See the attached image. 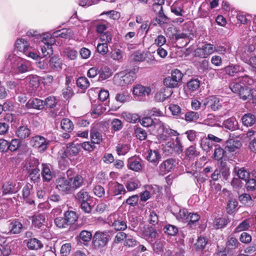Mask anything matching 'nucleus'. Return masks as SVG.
<instances>
[{"label": "nucleus", "instance_id": "nucleus-1", "mask_svg": "<svg viewBox=\"0 0 256 256\" xmlns=\"http://www.w3.org/2000/svg\"><path fill=\"white\" fill-rule=\"evenodd\" d=\"M136 77L134 70L122 72L114 76V82L116 84L123 86L132 84Z\"/></svg>", "mask_w": 256, "mask_h": 256}, {"label": "nucleus", "instance_id": "nucleus-2", "mask_svg": "<svg viewBox=\"0 0 256 256\" xmlns=\"http://www.w3.org/2000/svg\"><path fill=\"white\" fill-rule=\"evenodd\" d=\"M182 78L181 72L175 69L171 72V76L166 77L164 80V84L168 88H174L178 86Z\"/></svg>", "mask_w": 256, "mask_h": 256}, {"label": "nucleus", "instance_id": "nucleus-3", "mask_svg": "<svg viewBox=\"0 0 256 256\" xmlns=\"http://www.w3.org/2000/svg\"><path fill=\"white\" fill-rule=\"evenodd\" d=\"M50 141L44 136H36L32 137L30 141V144L36 148L39 152H44L47 148Z\"/></svg>", "mask_w": 256, "mask_h": 256}, {"label": "nucleus", "instance_id": "nucleus-4", "mask_svg": "<svg viewBox=\"0 0 256 256\" xmlns=\"http://www.w3.org/2000/svg\"><path fill=\"white\" fill-rule=\"evenodd\" d=\"M108 192L107 198L112 199V196L124 194L126 193V190L122 184L114 182L109 183Z\"/></svg>", "mask_w": 256, "mask_h": 256}, {"label": "nucleus", "instance_id": "nucleus-5", "mask_svg": "<svg viewBox=\"0 0 256 256\" xmlns=\"http://www.w3.org/2000/svg\"><path fill=\"white\" fill-rule=\"evenodd\" d=\"M108 236L107 232L98 231L93 236L92 243L96 248L104 247L108 242Z\"/></svg>", "mask_w": 256, "mask_h": 256}, {"label": "nucleus", "instance_id": "nucleus-6", "mask_svg": "<svg viewBox=\"0 0 256 256\" xmlns=\"http://www.w3.org/2000/svg\"><path fill=\"white\" fill-rule=\"evenodd\" d=\"M56 188L59 191L66 194L70 193L72 192L70 180L63 177L58 178L56 180Z\"/></svg>", "mask_w": 256, "mask_h": 256}, {"label": "nucleus", "instance_id": "nucleus-7", "mask_svg": "<svg viewBox=\"0 0 256 256\" xmlns=\"http://www.w3.org/2000/svg\"><path fill=\"white\" fill-rule=\"evenodd\" d=\"M4 226L8 227V230L3 232L4 233L6 234H19L22 228V224L20 222L16 220L7 222Z\"/></svg>", "mask_w": 256, "mask_h": 256}, {"label": "nucleus", "instance_id": "nucleus-8", "mask_svg": "<svg viewBox=\"0 0 256 256\" xmlns=\"http://www.w3.org/2000/svg\"><path fill=\"white\" fill-rule=\"evenodd\" d=\"M41 174L44 182H50L55 176L52 166L50 164H42Z\"/></svg>", "mask_w": 256, "mask_h": 256}, {"label": "nucleus", "instance_id": "nucleus-9", "mask_svg": "<svg viewBox=\"0 0 256 256\" xmlns=\"http://www.w3.org/2000/svg\"><path fill=\"white\" fill-rule=\"evenodd\" d=\"M206 102L204 104L206 106L208 105L213 111L218 110L222 107V100L216 96H209L206 99Z\"/></svg>", "mask_w": 256, "mask_h": 256}, {"label": "nucleus", "instance_id": "nucleus-10", "mask_svg": "<svg viewBox=\"0 0 256 256\" xmlns=\"http://www.w3.org/2000/svg\"><path fill=\"white\" fill-rule=\"evenodd\" d=\"M146 158L150 162L157 165L161 158V156L157 150L150 149L146 152Z\"/></svg>", "mask_w": 256, "mask_h": 256}, {"label": "nucleus", "instance_id": "nucleus-11", "mask_svg": "<svg viewBox=\"0 0 256 256\" xmlns=\"http://www.w3.org/2000/svg\"><path fill=\"white\" fill-rule=\"evenodd\" d=\"M49 38L50 40L52 39L51 37H50L48 34H44L41 36V40L44 44H46V46H42L41 48L44 57L50 56L52 54V44H50V42L48 40Z\"/></svg>", "mask_w": 256, "mask_h": 256}, {"label": "nucleus", "instance_id": "nucleus-12", "mask_svg": "<svg viewBox=\"0 0 256 256\" xmlns=\"http://www.w3.org/2000/svg\"><path fill=\"white\" fill-rule=\"evenodd\" d=\"M151 90L141 84H137L133 88V94L138 97H143L149 95Z\"/></svg>", "mask_w": 256, "mask_h": 256}, {"label": "nucleus", "instance_id": "nucleus-13", "mask_svg": "<svg viewBox=\"0 0 256 256\" xmlns=\"http://www.w3.org/2000/svg\"><path fill=\"white\" fill-rule=\"evenodd\" d=\"M16 186L15 182H8L5 183L2 186L4 194L16 192L20 188L19 184Z\"/></svg>", "mask_w": 256, "mask_h": 256}, {"label": "nucleus", "instance_id": "nucleus-14", "mask_svg": "<svg viewBox=\"0 0 256 256\" xmlns=\"http://www.w3.org/2000/svg\"><path fill=\"white\" fill-rule=\"evenodd\" d=\"M128 167L135 172H139L142 169L141 160L135 157H132L128 160Z\"/></svg>", "mask_w": 256, "mask_h": 256}, {"label": "nucleus", "instance_id": "nucleus-15", "mask_svg": "<svg viewBox=\"0 0 256 256\" xmlns=\"http://www.w3.org/2000/svg\"><path fill=\"white\" fill-rule=\"evenodd\" d=\"M175 161L172 158H168L164 161L160 166V169L163 174L170 172L174 166Z\"/></svg>", "mask_w": 256, "mask_h": 256}, {"label": "nucleus", "instance_id": "nucleus-16", "mask_svg": "<svg viewBox=\"0 0 256 256\" xmlns=\"http://www.w3.org/2000/svg\"><path fill=\"white\" fill-rule=\"evenodd\" d=\"M241 146L242 144L239 140L230 139L226 142L225 149L229 152H234Z\"/></svg>", "mask_w": 256, "mask_h": 256}, {"label": "nucleus", "instance_id": "nucleus-17", "mask_svg": "<svg viewBox=\"0 0 256 256\" xmlns=\"http://www.w3.org/2000/svg\"><path fill=\"white\" fill-rule=\"evenodd\" d=\"M50 68L56 71H60L64 66L62 60L58 56H54L50 60Z\"/></svg>", "mask_w": 256, "mask_h": 256}, {"label": "nucleus", "instance_id": "nucleus-18", "mask_svg": "<svg viewBox=\"0 0 256 256\" xmlns=\"http://www.w3.org/2000/svg\"><path fill=\"white\" fill-rule=\"evenodd\" d=\"M26 246L29 250H34L41 249L44 246L41 241L36 238H30L28 240Z\"/></svg>", "mask_w": 256, "mask_h": 256}, {"label": "nucleus", "instance_id": "nucleus-19", "mask_svg": "<svg viewBox=\"0 0 256 256\" xmlns=\"http://www.w3.org/2000/svg\"><path fill=\"white\" fill-rule=\"evenodd\" d=\"M80 146L77 144H69L66 146L65 154L66 156H76L80 150Z\"/></svg>", "mask_w": 256, "mask_h": 256}, {"label": "nucleus", "instance_id": "nucleus-20", "mask_svg": "<svg viewBox=\"0 0 256 256\" xmlns=\"http://www.w3.org/2000/svg\"><path fill=\"white\" fill-rule=\"evenodd\" d=\"M72 191L82 186L84 183V178L80 175H76L69 179Z\"/></svg>", "mask_w": 256, "mask_h": 256}, {"label": "nucleus", "instance_id": "nucleus-21", "mask_svg": "<svg viewBox=\"0 0 256 256\" xmlns=\"http://www.w3.org/2000/svg\"><path fill=\"white\" fill-rule=\"evenodd\" d=\"M25 81L32 91L34 90L39 86V80L36 76H30L26 78Z\"/></svg>", "mask_w": 256, "mask_h": 256}, {"label": "nucleus", "instance_id": "nucleus-22", "mask_svg": "<svg viewBox=\"0 0 256 256\" xmlns=\"http://www.w3.org/2000/svg\"><path fill=\"white\" fill-rule=\"evenodd\" d=\"M90 196L84 190H81L75 195V198L78 204L88 201Z\"/></svg>", "mask_w": 256, "mask_h": 256}, {"label": "nucleus", "instance_id": "nucleus-23", "mask_svg": "<svg viewBox=\"0 0 256 256\" xmlns=\"http://www.w3.org/2000/svg\"><path fill=\"white\" fill-rule=\"evenodd\" d=\"M14 48L19 52L24 53L28 49V44L24 38H18L16 42Z\"/></svg>", "mask_w": 256, "mask_h": 256}, {"label": "nucleus", "instance_id": "nucleus-24", "mask_svg": "<svg viewBox=\"0 0 256 256\" xmlns=\"http://www.w3.org/2000/svg\"><path fill=\"white\" fill-rule=\"evenodd\" d=\"M242 121L244 125L251 126L256 122V117L254 114L248 113L242 116Z\"/></svg>", "mask_w": 256, "mask_h": 256}, {"label": "nucleus", "instance_id": "nucleus-25", "mask_svg": "<svg viewBox=\"0 0 256 256\" xmlns=\"http://www.w3.org/2000/svg\"><path fill=\"white\" fill-rule=\"evenodd\" d=\"M252 88L247 86H244L239 94L240 98L244 100H250L254 94V92H252Z\"/></svg>", "mask_w": 256, "mask_h": 256}, {"label": "nucleus", "instance_id": "nucleus-26", "mask_svg": "<svg viewBox=\"0 0 256 256\" xmlns=\"http://www.w3.org/2000/svg\"><path fill=\"white\" fill-rule=\"evenodd\" d=\"M30 130L26 126H20L16 132V136L20 139H25L29 136Z\"/></svg>", "mask_w": 256, "mask_h": 256}, {"label": "nucleus", "instance_id": "nucleus-27", "mask_svg": "<svg viewBox=\"0 0 256 256\" xmlns=\"http://www.w3.org/2000/svg\"><path fill=\"white\" fill-rule=\"evenodd\" d=\"M238 78L239 81L242 84V86H251L250 88L256 90V86H254L255 84V81L248 76L246 75L244 76H242Z\"/></svg>", "mask_w": 256, "mask_h": 256}, {"label": "nucleus", "instance_id": "nucleus-28", "mask_svg": "<svg viewBox=\"0 0 256 256\" xmlns=\"http://www.w3.org/2000/svg\"><path fill=\"white\" fill-rule=\"evenodd\" d=\"M99 80H105L112 76L110 69L108 66L102 67L98 71Z\"/></svg>", "mask_w": 256, "mask_h": 256}, {"label": "nucleus", "instance_id": "nucleus-29", "mask_svg": "<svg viewBox=\"0 0 256 256\" xmlns=\"http://www.w3.org/2000/svg\"><path fill=\"white\" fill-rule=\"evenodd\" d=\"M238 200L241 203L248 206H251L254 202L251 196L248 194H243L238 196Z\"/></svg>", "mask_w": 256, "mask_h": 256}, {"label": "nucleus", "instance_id": "nucleus-30", "mask_svg": "<svg viewBox=\"0 0 256 256\" xmlns=\"http://www.w3.org/2000/svg\"><path fill=\"white\" fill-rule=\"evenodd\" d=\"M64 218L68 226L74 224L78 218L76 213L72 210L66 212L64 213Z\"/></svg>", "mask_w": 256, "mask_h": 256}, {"label": "nucleus", "instance_id": "nucleus-31", "mask_svg": "<svg viewBox=\"0 0 256 256\" xmlns=\"http://www.w3.org/2000/svg\"><path fill=\"white\" fill-rule=\"evenodd\" d=\"M46 218L44 215L42 214H38L35 215L32 217V224L40 228L42 226Z\"/></svg>", "mask_w": 256, "mask_h": 256}, {"label": "nucleus", "instance_id": "nucleus-32", "mask_svg": "<svg viewBox=\"0 0 256 256\" xmlns=\"http://www.w3.org/2000/svg\"><path fill=\"white\" fill-rule=\"evenodd\" d=\"M129 98V93L126 90H122L121 92L117 93L115 99L116 101L124 103L126 102Z\"/></svg>", "mask_w": 256, "mask_h": 256}, {"label": "nucleus", "instance_id": "nucleus-33", "mask_svg": "<svg viewBox=\"0 0 256 256\" xmlns=\"http://www.w3.org/2000/svg\"><path fill=\"white\" fill-rule=\"evenodd\" d=\"M122 116L126 122L130 123H136L140 120L139 116L136 114L123 112Z\"/></svg>", "mask_w": 256, "mask_h": 256}, {"label": "nucleus", "instance_id": "nucleus-34", "mask_svg": "<svg viewBox=\"0 0 256 256\" xmlns=\"http://www.w3.org/2000/svg\"><path fill=\"white\" fill-rule=\"evenodd\" d=\"M200 82L198 79H193L187 83V90L189 92H195L200 87Z\"/></svg>", "mask_w": 256, "mask_h": 256}, {"label": "nucleus", "instance_id": "nucleus-35", "mask_svg": "<svg viewBox=\"0 0 256 256\" xmlns=\"http://www.w3.org/2000/svg\"><path fill=\"white\" fill-rule=\"evenodd\" d=\"M238 121L234 118H230L224 122V127L230 130H234L237 128Z\"/></svg>", "mask_w": 256, "mask_h": 256}, {"label": "nucleus", "instance_id": "nucleus-36", "mask_svg": "<svg viewBox=\"0 0 256 256\" xmlns=\"http://www.w3.org/2000/svg\"><path fill=\"white\" fill-rule=\"evenodd\" d=\"M238 202L236 199L230 198L228 202L226 210L229 214H232L238 209Z\"/></svg>", "mask_w": 256, "mask_h": 256}, {"label": "nucleus", "instance_id": "nucleus-37", "mask_svg": "<svg viewBox=\"0 0 256 256\" xmlns=\"http://www.w3.org/2000/svg\"><path fill=\"white\" fill-rule=\"evenodd\" d=\"M234 170L239 178L246 181L248 179L250 178V173L244 168H238V170H236V168H235Z\"/></svg>", "mask_w": 256, "mask_h": 256}, {"label": "nucleus", "instance_id": "nucleus-38", "mask_svg": "<svg viewBox=\"0 0 256 256\" xmlns=\"http://www.w3.org/2000/svg\"><path fill=\"white\" fill-rule=\"evenodd\" d=\"M61 128L66 132H70L74 128L72 122L68 118H64L60 122Z\"/></svg>", "mask_w": 256, "mask_h": 256}, {"label": "nucleus", "instance_id": "nucleus-39", "mask_svg": "<svg viewBox=\"0 0 256 256\" xmlns=\"http://www.w3.org/2000/svg\"><path fill=\"white\" fill-rule=\"evenodd\" d=\"M112 223V226L116 230H124L127 228L126 222L122 220H115Z\"/></svg>", "mask_w": 256, "mask_h": 256}, {"label": "nucleus", "instance_id": "nucleus-40", "mask_svg": "<svg viewBox=\"0 0 256 256\" xmlns=\"http://www.w3.org/2000/svg\"><path fill=\"white\" fill-rule=\"evenodd\" d=\"M158 125L160 128H162L164 132L168 134L169 136H178L179 135V134L176 130L168 128L167 126L162 122H160Z\"/></svg>", "mask_w": 256, "mask_h": 256}, {"label": "nucleus", "instance_id": "nucleus-41", "mask_svg": "<svg viewBox=\"0 0 256 256\" xmlns=\"http://www.w3.org/2000/svg\"><path fill=\"white\" fill-rule=\"evenodd\" d=\"M199 152L196 150V148L194 146H190L186 150V155L190 159H194V158L198 156Z\"/></svg>", "mask_w": 256, "mask_h": 256}, {"label": "nucleus", "instance_id": "nucleus-42", "mask_svg": "<svg viewBox=\"0 0 256 256\" xmlns=\"http://www.w3.org/2000/svg\"><path fill=\"white\" fill-rule=\"evenodd\" d=\"M64 54L65 56L70 60H76L78 54L76 50L70 48H66L64 52Z\"/></svg>", "mask_w": 256, "mask_h": 256}, {"label": "nucleus", "instance_id": "nucleus-43", "mask_svg": "<svg viewBox=\"0 0 256 256\" xmlns=\"http://www.w3.org/2000/svg\"><path fill=\"white\" fill-rule=\"evenodd\" d=\"M90 138L92 142L94 144H100L102 140L101 134L96 130L91 132Z\"/></svg>", "mask_w": 256, "mask_h": 256}, {"label": "nucleus", "instance_id": "nucleus-44", "mask_svg": "<svg viewBox=\"0 0 256 256\" xmlns=\"http://www.w3.org/2000/svg\"><path fill=\"white\" fill-rule=\"evenodd\" d=\"M29 104L33 108L42 110L44 108V102L38 98H35L29 101Z\"/></svg>", "mask_w": 256, "mask_h": 256}, {"label": "nucleus", "instance_id": "nucleus-45", "mask_svg": "<svg viewBox=\"0 0 256 256\" xmlns=\"http://www.w3.org/2000/svg\"><path fill=\"white\" fill-rule=\"evenodd\" d=\"M129 150V146L127 144L119 143L116 146V151L118 155H124Z\"/></svg>", "mask_w": 256, "mask_h": 256}, {"label": "nucleus", "instance_id": "nucleus-46", "mask_svg": "<svg viewBox=\"0 0 256 256\" xmlns=\"http://www.w3.org/2000/svg\"><path fill=\"white\" fill-rule=\"evenodd\" d=\"M106 109L100 104L94 106L92 110V114L94 116V118H96L104 112Z\"/></svg>", "mask_w": 256, "mask_h": 256}, {"label": "nucleus", "instance_id": "nucleus-47", "mask_svg": "<svg viewBox=\"0 0 256 256\" xmlns=\"http://www.w3.org/2000/svg\"><path fill=\"white\" fill-rule=\"evenodd\" d=\"M78 86L82 89L85 90L90 86V82L86 77H80L76 80Z\"/></svg>", "mask_w": 256, "mask_h": 256}, {"label": "nucleus", "instance_id": "nucleus-48", "mask_svg": "<svg viewBox=\"0 0 256 256\" xmlns=\"http://www.w3.org/2000/svg\"><path fill=\"white\" fill-rule=\"evenodd\" d=\"M171 12L178 16H182L184 13L183 6H178V3H174L171 6Z\"/></svg>", "mask_w": 256, "mask_h": 256}, {"label": "nucleus", "instance_id": "nucleus-49", "mask_svg": "<svg viewBox=\"0 0 256 256\" xmlns=\"http://www.w3.org/2000/svg\"><path fill=\"white\" fill-rule=\"evenodd\" d=\"M110 57L114 60H120L122 57V52L120 49H115L110 52Z\"/></svg>", "mask_w": 256, "mask_h": 256}, {"label": "nucleus", "instance_id": "nucleus-50", "mask_svg": "<svg viewBox=\"0 0 256 256\" xmlns=\"http://www.w3.org/2000/svg\"><path fill=\"white\" fill-rule=\"evenodd\" d=\"M136 136L140 140L146 139L147 137L146 132L141 128H138L134 130Z\"/></svg>", "mask_w": 256, "mask_h": 256}, {"label": "nucleus", "instance_id": "nucleus-51", "mask_svg": "<svg viewBox=\"0 0 256 256\" xmlns=\"http://www.w3.org/2000/svg\"><path fill=\"white\" fill-rule=\"evenodd\" d=\"M164 230L165 233L169 235L174 236L177 234L178 229L174 225L168 224L164 227Z\"/></svg>", "mask_w": 256, "mask_h": 256}, {"label": "nucleus", "instance_id": "nucleus-52", "mask_svg": "<svg viewBox=\"0 0 256 256\" xmlns=\"http://www.w3.org/2000/svg\"><path fill=\"white\" fill-rule=\"evenodd\" d=\"M144 236L146 239L152 240L157 236L156 230L152 228H148L144 232Z\"/></svg>", "mask_w": 256, "mask_h": 256}, {"label": "nucleus", "instance_id": "nucleus-53", "mask_svg": "<svg viewBox=\"0 0 256 256\" xmlns=\"http://www.w3.org/2000/svg\"><path fill=\"white\" fill-rule=\"evenodd\" d=\"M250 228V223L246 220H243L240 223L237 227L235 228L234 232H239L242 231L246 230Z\"/></svg>", "mask_w": 256, "mask_h": 256}, {"label": "nucleus", "instance_id": "nucleus-54", "mask_svg": "<svg viewBox=\"0 0 256 256\" xmlns=\"http://www.w3.org/2000/svg\"><path fill=\"white\" fill-rule=\"evenodd\" d=\"M54 223L60 228H65L68 226L64 217H57L54 219Z\"/></svg>", "mask_w": 256, "mask_h": 256}, {"label": "nucleus", "instance_id": "nucleus-55", "mask_svg": "<svg viewBox=\"0 0 256 256\" xmlns=\"http://www.w3.org/2000/svg\"><path fill=\"white\" fill-rule=\"evenodd\" d=\"M189 214L187 210L182 209L180 210L176 218L179 220L186 222Z\"/></svg>", "mask_w": 256, "mask_h": 256}, {"label": "nucleus", "instance_id": "nucleus-56", "mask_svg": "<svg viewBox=\"0 0 256 256\" xmlns=\"http://www.w3.org/2000/svg\"><path fill=\"white\" fill-rule=\"evenodd\" d=\"M139 186V182L136 180H128L126 184V187L128 191H133L138 188Z\"/></svg>", "mask_w": 256, "mask_h": 256}, {"label": "nucleus", "instance_id": "nucleus-57", "mask_svg": "<svg viewBox=\"0 0 256 256\" xmlns=\"http://www.w3.org/2000/svg\"><path fill=\"white\" fill-rule=\"evenodd\" d=\"M246 188L247 191L253 192L256 190V180L254 178H248L246 181Z\"/></svg>", "mask_w": 256, "mask_h": 256}, {"label": "nucleus", "instance_id": "nucleus-58", "mask_svg": "<svg viewBox=\"0 0 256 256\" xmlns=\"http://www.w3.org/2000/svg\"><path fill=\"white\" fill-rule=\"evenodd\" d=\"M57 104L56 100L54 96L48 97L44 102V106L46 105L47 108H53Z\"/></svg>", "mask_w": 256, "mask_h": 256}, {"label": "nucleus", "instance_id": "nucleus-59", "mask_svg": "<svg viewBox=\"0 0 256 256\" xmlns=\"http://www.w3.org/2000/svg\"><path fill=\"white\" fill-rule=\"evenodd\" d=\"M199 117V114L195 112H188L185 114V120L188 122L196 120Z\"/></svg>", "mask_w": 256, "mask_h": 256}, {"label": "nucleus", "instance_id": "nucleus-60", "mask_svg": "<svg viewBox=\"0 0 256 256\" xmlns=\"http://www.w3.org/2000/svg\"><path fill=\"white\" fill-rule=\"evenodd\" d=\"M166 146L170 148H177V151L182 152V144H181L180 140V138L177 137L175 140V144H172V142H168L166 144Z\"/></svg>", "mask_w": 256, "mask_h": 256}, {"label": "nucleus", "instance_id": "nucleus-61", "mask_svg": "<svg viewBox=\"0 0 256 256\" xmlns=\"http://www.w3.org/2000/svg\"><path fill=\"white\" fill-rule=\"evenodd\" d=\"M226 151L220 147H218L214 150L213 158L216 160H220L224 156Z\"/></svg>", "mask_w": 256, "mask_h": 256}, {"label": "nucleus", "instance_id": "nucleus-62", "mask_svg": "<svg viewBox=\"0 0 256 256\" xmlns=\"http://www.w3.org/2000/svg\"><path fill=\"white\" fill-rule=\"evenodd\" d=\"M202 47L206 57L214 52L216 50V47L214 46L213 45L210 44H206L202 46Z\"/></svg>", "mask_w": 256, "mask_h": 256}, {"label": "nucleus", "instance_id": "nucleus-63", "mask_svg": "<svg viewBox=\"0 0 256 256\" xmlns=\"http://www.w3.org/2000/svg\"><path fill=\"white\" fill-rule=\"evenodd\" d=\"M112 128L114 131L120 130L122 128V122L118 118L114 119L111 122Z\"/></svg>", "mask_w": 256, "mask_h": 256}, {"label": "nucleus", "instance_id": "nucleus-64", "mask_svg": "<svg viewBox=\"0 0 256 256\" xmlns=\"http://www.w3.org/2000/svg\"><path fill=\"white\" fill-rule=\"evenodd\" d=\"M80 237L84 242H88L91 240L92 238V234L90 232L82 230L80 234Z\"/></svg>", "mask_w": 256, "mask_h": 256}]
</instances>
